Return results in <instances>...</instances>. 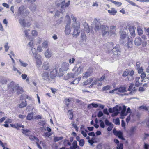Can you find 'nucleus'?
I'll list each match as a JSON object with an SVG mask.
<instances>
[{"mask_svg": "<svg viewBox=\"0 0 149 149\" xmlns=\"http://www.w3.org/2000/svg\"><path fill=\"white\" fill-rule=\"evenodd\" d=\"M64 0H60L61 2V3H58L56 2V6L58 7H60V12L62 13H63L65 9V8L68 7L70 3V1H68L67 3H66L65 4Z\"/></svg>", "mask_w": 149, "mask_h": 149, "instance_id": "obj_1", "label": "nucleus"}, {"mask_svg": "<svg viewBox=\"0 0 149 149\" xmlns=\"http://www.w3.org/2000/svg\"><path fill=\"white\" fill-rule=\"evenodd\" d=\"M69 64L66 63H63L61 66V68H58L59 71L58 76L59 77L63 76V71L67 70L68 69Z\"/></svg>", "mask_w": 149, "mask_h": 149, "instance_id": "obj_2", "label": "nucleus"}, {"mask_svg": "<svg viewBox=\"0 0 149 149\" xmlns=\"http://www.w3.org/2000/svg\"><path fill=\"white\" fill-rule=\"evenodd\" d=\"M65 19H67V22L65 26V32L66 35H68L70 34L71 31V28L70 26L71 24V20L70 17L68 15L65 17Z\"/></svg>", "mask_w": 149, "mask_h": 149, "instance_id": "obj_3", "label": "nucleus"}, {"mask_svg": "<svg viewBox=\"0 0 149 149\" xmlns=\"http://www.w3.org/2000/svg\"><path fill=\"white\" fill-rule=\"evenodd\" d=\"M123 31L122 29L120 31V42L121 44H123L124 43H125L126 41L125 40L127 36L126 31H127L126 29L124 28L123 29Z\"/></svg>", "mask_w": 149, "mask_h": 149, "instance_id": "obj_4", "label": "nucleus"}, {"mask_svg": "<svg viewBox=\"0 0 149 149\" xmlns=\"http://www.w3.org/2000/svg\"><path fill=\"white\" fill-rule=\"evenodd\" d=\"M8 88L10 90H12V92L19 89V85L18 84H15L13 81L11 82L8 85Z\"/></svg>", "mask_w": 149, "mask_h": 149, "instance_id": "obj_5", "label": "nucleus"}, {"mask_svg": "<svg viewBox=\"0 0 149 149\" xmlns=\"http://www.w3.org/2000/svg\"><path fill=\"white\" fill-rule=\"evenodd\" d=\"M101 32L102 33L103 36H104L107 33H109V27L106 25H102L101 26Z\"/></svg>", "mask_w": 149, "mask_h": 149, "instance_id": "obj_6", "label": "nucleus"}, {"mask_svg": "<svg viewBox=\"0 0 149 149\" xmlns=\"http://www.w3.org/2000/svg\"><path fill=\"white\" fill-rule=\"evenodd\" d=\"M26 8L25 7L23 6L22 5L19 7L18 10L17 15L18 16H21L23 17L24 16V10H25Z\"/></svg>", "mask_w": 149, "mask_h": 149, "instance_id": "obj_7", "label": "nucleus"}, {"mask_svg": "<svg viewBox=\"0 0 149 149\" xmlns=\"http://www.w3.org/2000/svg\"><path fill=\"white\" fill-rule=\"evenodd\" d=\"M119 109L120 111H121V115L122 116H125L127 115L126 112H125L126 110V107L125 105H123V107L121 106H117Z\"/></svg>", "mask_w": 149, "mask_h": 149, "instance_id": "obj_8", "label": "nucleus"}, {"mask_svg": "<svg viewBox=\"0 0 149 149\" xmlns=\"http://www.w3.org/2000/svg\"><path fill=\"white\" fill-rule=\"evenodd\" d=\"M112 52L114 55H119L120 54V50L119 46L114 47L112 50Z\"/></svg>", "mask_w": 149, "mask_h": 149, "instance_id": "obj_9", "label": "nucleus"}, {"mask_svg": "<svg viewBox=\"0 0 149 149\" xmlns=\"http://www.w3.org/2000/svg\"><path fill=\"white\" fill-rule=\"evenodd\" d=\"M58 69V68H57V69H54L51 71L50 73V78L52 79H54L56 76L57 74H58L57 70Z\"/></svg>", "mask_w": 149, "mask_h": 149, "instance_id": "obj_10", "label": "nucleus"}, {"mask_svg": "<svg viewBox=\"0 0 149 149\" xmlns=\"http://www.w3.org/2000/svg\"><path fill=\"white\" fill-rule=\"evenodd\" d=\"M42 77L43 80L47 81L50 80V78L49 73L47 72H43L42 74Z\"/></svg>", "mask_w": 149, "mask_h": 149, "instance_id": "obj_11", "label": "nucleus"}, {"mask_svg": "<svg viewBox=\"0 0 149 149\" xmlns=\"http://www.w3.org/2000/svg\"><path fill=\"white\" fill-rule=\"evenodd\" d=\"M19 22L21 25L23 27H29L30 25V23L29 22L26 23L25 20L23 19H20L19 20Z\"/></svg>", "mask_w": 149, "mask_h": 149, "instance_id": "obj_12", "label": "nucleus"}, {"mask_svg": "<svg viewBox=\"0 0 149 149\" xmlns=\"http://www.w3.org/2000/svg\"><path fill=\"white\" fill-rule=\"evenodd\" d=\"M102 24H101L99 22L96 23L94 28V30L96 32H98L99 33L101 32V29Z\"/></svg>", "mask_w": 149, "mask_h": 149, "instance_id": "obj_13", "label": "nucleus"}, {"mask_svg": "<svg viewBox=\"0 0 149 149\" xmlns=\"http://www.w3.org/2000/svg\"><path fill=\"white\" fill-rule=\"evenodd\" d=\"M128 90L129 91H132L129 93L130 94H131L132 92L134 93L136 91V89L135 87L134 86L133 84L132 83L130 84V85L129 87Z\"/></svg>", "mask_w": 149, "mask_h": 149, "instance_id": "obj_14", "label": "nucleus"}, {"mask_svg": "<svg viewBox=\"0 0 149 149\" xmlns=\"http://www.w3.org/2000/svg\"><path fill=\"white\" fill-rule=\"evenodd\" d=\"M80 24L79 21L75 22L72 23V27L74 29H79Z\"/></svg>", "mask_w": 149, "mask_h": 149, "instance_id": "obj_15", "label": "nucleus"}, {"mask_svg": "<svg viewBox=\"0 0 149 149\" xmlns=\"http://www.w3.org/2000/svg\"><path fill=\"white\" fill-rule=\"evenodd\" d=\"M143 41L141 38L139 37L136 38L135 40V44L137 46H139L141 44Z\"/></svg>", "mask_w": 149, "mask_h": 149, "instance_id": "obj_16", "label": "nucleus"}, {"mask_svg": "<svg viewBox=\"0 0 149 149\" xmlns=\"http://www.w3.org/2000/svg\"><path fill=\"white\" fill-rule=\"evenodd\" d=\"M35 58L36 60L37 65L38 67H40L42 64V62L41 59V56L39 55L38 56Z\"/></svg>", "mask_w": 149, "mask_h": 149, "instance_id": "obj_17", "label": "nucleus"}, {"mask_svg": "<svg viewBox=\"0 0 149 149\" xmlns=\"http://www.w3.org/2000/svg\"><path fill=\"white\" fill-rule=\"evenodd\" d=\"M52 55V53L51 51L48 49L45 52V57L47 58H49L51 57Z\"/></svg>", "mask_w": 149, "mask_h": 149, "instance_id": "obj_18", "label": "nucleus"}, {"mask_svg": "<svg viewBox=\"0 0 149 149\" xmlns=\"http://www.w3.org/2000/svg\"><path fill=\"white\" fill-rule=\"evenodd\" d=\"M42 69L45 70H50V66L49 63L47 62H45L42 67Z\"/></svg>", "mask_w": 149, "mask_h": 149, "instance_id": "obj_19", "label": "nucleus"}, {"mask_svg": "<svg viewBox=\"0 0 149 149\" xmlns=\"http://www.w3.org/2000/svg\"><path fill=\"white\" fill-rule=\"evenodd\" d=\"M80 31L79 29H74L73 36L74 37L76 38L79 35Z\"/></svg>", "mask_w": 149, "mask_h": 149, "instance_id": "obj_20", "label": "nucleus"}, {"mask_svg": "<svg viewBox=\"0 0 149 149\" xmlns=\"http://www.w3.org/2000/svg\"><path fill=\"white\" fill-rule=\"evenodd\" d=\"M76 75H75V73H69L67 74L66 76L65 77V80H67L68 78L71 77L74 78Z\"/></svg>", "mask_w": 149, "mask_h": 149, "instance_id": "obj_21", "label": "nucleus"}, {"mask_svg": "<svg viewBox=\"0 0 149 149\" xmlns=\"http://www.w3.org/2000/svg\"><path fill=\"white\" fill-rule=\"evenodd\" d=\"M108 12L110 13L111 15H116L117 13V11L113 8H111L110 10H108Z\"/></svg>", "mask_w": 149, "mask_h": 149, "instance_id": "obj_22", "label": "nucleus"}, {"mask_svg": "<svg viewBox=\"0 0 149 149\" xmlns=\"http://www.w3.org/2000/svg\"><path fill=\"white\" fill-rule=\"evenodd\" d=\"M92 71L91 70H90L86 71L84 75L83 76V78H87L89 76L92 75Z\"/></svg>", "mask_w": 149, "mask_h": 149, "instance_id": "obj_23", "label": "nucleus"}, {"mask_svg": "<svg viewBox=\"0 0 149 149\" xmlns=\"http://www.w3.org/2000/svg\"><path fill=\"white\" fill-rule=\"evenodd\" d=\"M31 51L32 52V56L34 57L35 58L38 56V55L37 54L36 50L35 48H32Z\"/></svg>", "mask_w": 149, "mask_h": 149, "instance_id": "obj_24", "label": "nucleus"}, {"mask_svg": "<svg viewBox=\"0 0 149 149\" xmlns=\"http://www.w3.org/2000/svg\"><path fill=\"white\" fill-rule=\"evenodd\" d=\"M116 89V91L120 93H124L127 91L126 90V88L125 87H120Z\"/></svg>", "mask_w": 149, "mask_h": 149, "instance_id": "obj_25", "label": "nucleus"}, {"mask_svg": "<svg viewBox=\"0 0 149 149\" xmlns=\"http://www.w3.org/2000/svg\"><path fill=\"white\" fill-rule=\"evenodd\" d=\"M82 69L83 68L81 66H80L77 68L74 73L76 76L81 73V72L82 71Z\"/></svg>", "mask_w": 149, "mask_h": 149, "instance_id": "obj_26", "label": "nucleus"}, {"mask_svg": "<svg viewBox=\"0 0 149 149\" xmlns=\"http://www.w3.org/2000/svg\"><path fill=\"white\" fill-rule=\"evenodd\" d=\"M33 116V112H31L28 113L26 117L27 120H31L32 119Z\"/></svg>", "mask_w": 149, "mask_h": 149, "instance_id": "obj_27", "label": "nucleus"}, {"mask_svg": "<svg viewBox=\"0 0 149 149\" xmlns=\"http://www.w3.org/2000/svg\"><path fill=\"white\" fill-rule=\"evenodd\" d=\"M129 30L131 35L134 36L135 35L134 30L133 27H130L129 28Z\"/></svg>", "mask_w": 149, "mask_h": 149, "instance_id": "obj_28", "label": "nucleus"}, {"mask_svg": "<svg viewBox=\"0 0 149 149\" xmlns=\"http://www.w3.org/2000/svg\"><path fill=\"white\" fill-rule=\"evenodd\" d=\"M36 4H33L30 6V9L32 12H34L36 10Z\"/></svg>", "mask_w": 149, "mask_h": 149, "instance_id": "obj_29", "label": "nucleus"}, {"mask_svg": "<svg viewBox=\"0 0 149 149\" xmlns=\"http://www.w3.org/2000/svg\"><path fill=\"white\" fill-rule=\"evenodd\" d=\"M128 47L129 48H131L132 47V38H129L128 39Z\"/></svg>", "mask_w": 149, "mask_h": 149, "instance_id": "obj_30", "label": "nucleus"}, {"mask_svg": "<svg viewBox=\"0 0 149 149\" xmlns=\"http://www.w3.org/2000/svg\"><path fill=\"white\" fill-rule=\"evenodd\" d=\"M63 138L62 136L57 137V136H54L53 141L55 142H57L59 140H62Z\"/></svg>", "mask_w": 149, "mask_h": 149, "instance_id": "obj_31", "label": "nucleus"}, {"mask_svg": "<svg viewBox=\"0 0 149 149\" xmlns=\"http://www.w3.org/2000/svg\"><path fill=\"white\" fill-rule=\"evenodd\" d=\"M27 105V102L25 101V102H22L19 105V108H23L25 107Z\"/></svg>", "mask_w": 149, "mask_h": 149, "instance_id": "obj_32", "label": "nucleus"}, {"mask_svg": "<svg viewBox=\"0 0 149 149\" xmlns=\"http://www.w3.org/2000/svg\"><path fill=\"white\" fill-rule=\"evenodd\" d=\"M116 136H118V137L122 139V140H124V138L123 136V134L122 132L120 131H119V132L117 134H116Z\"/></svg>", "mask_w": 149, "mask_h": 149, "instance_id": "obj_33", "label": "nucleus"}, {"mask_svg": "<svg viewBox=\"0 0 149 149\" xmlns=\"http://www.w3.org/2000/svg\"><path fill=\"white\" fill-rule=\"evenodd\" d=\"M68 116L69 119H72L73 117V113L72 110H69L68 113Z\"/></svg>", "mask_w": 149, "mask_h": 149, "instance_id": "obj_34", "label": "nucleus"}, {"mask_svg": "<svg viewBox=\"0 0 149 149\" xmlns=\"http://www.w3.org/2000/svg\"><path fill=\"white\" fill-rule=\"evenodd\" d=\"M81 38L83 40L86 39V36L84 31H81Z\"/></svg>", "mask_w": 149, "mask_h": 149, "instance_id": "obj_35", "label": "nucleus"}, {"mask_svg": "<svg viewBox=\"0 0 149 149\" xmlns=\"http://www.w3.org/2000/svg\"><path fill=\"white\" fill-rule=\"evenodd\" d=\"M48 42L47 41H44L42 44V46L43 48H47L48 46Z\"/></svg>", "mask_w": 149, "mask_h": 149, "instance_id": "obj_36", "label": "nucleus"}, {"mask_svg": "<svg viewBox=\"0 0 149 149\" xmlns=\"http://www.w3.org/2000/svg\"><path fill=\"white\" fill-rule=\"evenodd\" d=\"M81 79V77H78L74 80V81L72 82L71 83V84H77L78 83Z\"/></svg>", "mask_w": 149, "mask_h": 149, "instance_id": "obj_37", "label": "nucleus"}, {"mask_svg": "<svg viewBox=\"0 0 149 149\" xmlns=\"http://www.w3.org/2000/svg\"><path fill=\"white\" fill-rule=\"evenodd\" d=\"M30 139L31 140H33L35 142L38 141V139L36 137L32 135L30 136L29 137Z\"/></svg>", "mask_w": 149, "mask_h": 149, "instance_id": "obj_38", "label": "nucleus"}, {"mask_svg": "<svg viewBox=\"0 0 149 149\" xmlns=\"http://www.w3.org/2000/svg\"><path fill=\"white\" fill-rule=\"evenodd\" d=\"M96 84L99 85L100 86L101 85V84L98 83V81L97 80H96L95 81H93L92 82L91 84L89 86V88H91L92 87L93 85Z\"/></svg>", "mask_w": 149, "mask_h": 149, "instance_id": "obj_39", "label": "nucleus"}, {"mask_svg": "<svg viewBox=\"0 0 149 149\" xmlns=\"http://www.w3.org/2000/svg\"><path fill=\"white\" fill-rule=\"evenodd\" d=\"M32 35L33 36L36 37L38 35V32L35 30H33L32 31Z\"/></svg>", "mask_w": 149, "mask_h": 149, "instance_id": "obj_40", "label": "nucleus"}, {"mask_svg": "<svg viewBox=\"0 0 149 149\" xmlns=\"http://www.w3.org/2000/svg\"><path fill=\"white\" fill-rule=\"evenodd\" d=\"M99 122L100 123V126L102 128H104L105 127V124L104 122L102 120H100Z\"/></svg>", "mask_w": 149, "mask_h": 149, "instance_id": "obj_41", "label": "nucleus"}, {"mask_svg": "<svg viewBox=\"0 0 149 149\" xmlns=\"http://www.w3.org/2000/svg\"><path fill=\"white\" fill-rule=\"evenodd\" d=\"M52 135V134L49 133V132H45L43 134L42 136H45V137H49L50 136H51Z\"/></svg>", "mask_w": 149, "mask_h": 149, "instance_id": "obj_42", "label": "nucleus"}, {"mask_svg": "<svg viewBox=\"0 0 149 149\" xmlns=\"http://www.w3.org/2000/svg\"><path fill=\"white\" fill-rule=\"evenodd\" d=\"M138 33L139 35H141L143 33V31L142 29L140 28H137Z\"/></svg>", "mask_w": 149, "mask_h": 149, "instance_id": "obj_43", "label": "nucleus"}, {"mask_svg": "<svg viewBox=\"0 0 149 149\" xmlns=\"http://www.w3.org/2000/svg\"><path fill=\"white\" fill-rule=\"evenodd\" d=\"M105 123L106 125L107 126H109L113 125L111 122H109L107 119L105 120Z\"/></svg>", "mask_w": 149, "mask_h": 149, "instance_id": "obj_44", "label": "nucleus"}, {"mask_svg": "<svg viewBox=\"0 0 149 149\" xmlns=\"http://www.w3.org/2000/svg\"><path fill=\"white\" fill-rule=\"evenodd\" d=\"M22 133L26 135H28V133L30 131L29 130L27 129H22Z\"/></svg>", "mask_w": 149, "mask_h": 149, "instance_id": "obj_45", "label": "nucleus"}, {"mask_svg": "<svg viewBox=\"0 0 149 149\" xmlns=\"http://www.w3.org/2000/svg\"><path fill=\"white\" fill-rule=\"evenodd\" d=\"M79 144L81 146H83L84 144V139H82L79 141Z\"/></svg>", "mask_w": 149, "mask_h": 149, "instance_id": "obj_46", "label": "nucleus"}, {"mask_svg": "<svg viewBox=\"0 0 149 149\" xmlns=\"http://www.w3.org/2000/svg\"><path fill=\"white\" fill-rule=\"evenodd\" d=\"M19 61L21 63V65L23 67H26L28 65V64L27 63H26L24 62L23 61H22L21 60H19Z\"/></svg>", "mask_w": 149, "mask_h": 149, "instance_id": "obj_47", "label": "nucleus"}, {"mask_svg": "<svg viewBox=\"0 0 149 149\" xmlns=\"http://www.w3.org/2000/svg\"><path fill=\"white\" fill-rule=\"evenodd\" d=\"M72 147L74 148H77V147H78V146L77 145V142L76 141H74L72 143Z\"/></svg>", "mask_w": 149, "mask_h": 149, "instance_id": "obj_48", "label": "nucleus"}, {"mask_svg": "<svg viewBox=\"0 0 149 149\" xmlns=\"http://www.w3.org/2000/svg\"><path fill=\"white\" fill-rule=\"evenodd\" d=\"M16 90L17 91V94L18 95L20 93H21L23 92L22 88H20L19 86V89H17Z\"/></svg>", "mask_w": 149, "mask_h": 149, "instance_id": "obj_49", "label": "nucleus"}, {"mask_svg": "<svg viewBox=\"0 0 149 149\" xmlns=\"http://www.w3.org/2000/svg\"><path fill=\"white\" fill-rule=\"evenodd\" d=\"M136 130V129L135 127H132L130 130V132L131 134H132L134 133V132Z\"/></svg>", "mask_w": 149, "mask_h": 149, "instance_id": "obj_50", "label": "nucleus"}, {"mask_svg": "<svg viewBox=\"0 0 149 149\" xmlns=\"http://www.w3.org/2000/svg\"><path fill=\"white\" fill-rule=\"evenodd\" d=\"M71 17L73 20V23L77 21L76 18L73 15H71Z\"/></svg>", "mask_w": 149, "mask_h": 149, "instance_id": "obj_51", "label": "nucleus"}, {"mask_svg": "<svg viewBox=\"0 0 149 149\" xmlns=\"http://www.w3.org/2000/svg\"><path fill=\"white\" fill-rule=\"evenodd\" d=\"M129 74V72L128 71H125L124 72L122 76L123 77H126Z\"/></svg>", "mask_w": 149, "mask_h": 149, "instance_id": "obj_52", "label": "nucleus"}, {"mask_svg": "<svg viewBox=\"0 0 149 149\" xmlns=\"http://www.w3.org/2000/svg\"><path fill=\"white\" fill-rule=\"evenodd\" d=\"M118 105H116V107H115L113 108V110L114 112H119L120 110L119 108L118 107Z\"/></svg>", "mask_w": 149, "mask_h": 149, "instance_id": "obj_53", "label": "nucleus"}, {"mask_svg": "<svg viewBox=\"0 0 149 149\" xmlns=\"http://www.w3.org/2000/svg\"><path fill=\"white\" fill-rule=\"evenodd\" d=\"M116 147L117 149H123V145L122 143H120Z\"/></svg>", "mask_w": 149, "mask_h": 149, "instance_id": "obj_54", "label": "nucleus"}, {"mask_svg": "<svg viewBox=\"0 0 149 149\" xmlns=\"http://www.w3.org/2000/svg\"><path fill=\"white\" fill-rule=\"evenodd\" d=\"M128 2L130 4H131L133 6H138L134 2L131 1L129 0Z\"/></svg>", "mask_w": 149, "mask_h": 149, "instance_id": "obj_55", "label": "nucleus"}, {"mask_svg": "<svg viewBox=\"0 0 149 149\" xmlns=\"http://www.w3.org/2000/svg\"><path fill=\"white\" fill-rule=\"evenodd\" d=\"M105 79V75H103L101 78L98 79V80H97L98 81V83H99V81H102L104 79Z\"/></svg>", "mask_w": 149, "mask_h": 149, "instance_id": "obj_56", "label": "nucleus"}, {"mask_svg": "<svg viewBox=\"0 0 149 149\" xmlns=\"http://www.w3.org/2000/svg\"><path fill=\"white\" fill-rule=\"evenodd\" d=\"M104 147L105 149H110V147L109 145L107 144H104Z\"/></svg>", "mask_w": 149, "mask_h": 149, "instance_id": "obj_57", "label": "nucleus"}, {"mask_svg": "<svg viewBox=\"0 0 149 149\" xmlns=\"http://www.w3.org/2000/svg\"><path fill=\"white\" fill-rule=\"evenodd\" d=\"M103 113L101 111H99L97 114V116L99 117H101L103 116Z\"/></svg>", "mask_w": 149, "mask_h": 149, "instance_id": "obj_58", "label": "nucleus"}, {"mask_svg": "<svg viewBox=\"0 0 149 149\" xmlns=\"http://www.w3.org/2000/svg\"><path fill=\"white\" fill-rule=\"evenodd\" d=\"M115 123L116 125L120 124V120L118 118H117L116 119Z\"/></svg>", "mask_w": 149, "mask_h": 149, "instance_id": "obj_59", "label": "nucleus"}, {"mask_svg": "<svg viewBox=\"0 0 149 149\" xmlns=\"http://www.w3.org/2000/svg\"><path fill=\"white\" fill-rule=\"evenodd\" d=\"M30 31V30L29 29H26L24 31V33H25V35L26 36V37L29 36L28 32Z\"/></svg>", "mask_w": 149, "mask_h": 149, "instance_id": "obj_60", "label": "nucleus"}, {"mask_svg": "<svg viewBox=\"0 0 149 149\" xmlns=\"http://www.w3.org/2000/svg\"><path fill=\"white\" fill-rule=\"evenodd\" d=\"M37 50L39 52H40L42 51V48L40 46H39L37 47Z\"/></svg>", "mask_w": 149, "mask_h": 149, "instance_id": "obj_61", "label": "nucleus"}, {"mask_svg": "<svg viewBox=\"0 0 149 149\" xmlns=\"http://www.w3.org/2000/svg\"><path fill=\"white\" fill-rule=\"evenodd\" d=\"M116 26H110V29L111 31H114L116 30Z\"/></svg>", "mask_w": 149, "mask_h": 149, "instance_id": "obj_62", "label": "nucleus"}, {"mask_svg": "<svg viewBox=\"0 0 149 149\" xmlns=\"http://www.w3.org/2000/svg\"><path fill=\"white\" fill-rule=\"evenodd\" d=\"M45 123V122L43 121H40L39 122V124L41 126L44 125Z\"/></svg>", "mask_w": 149, "mask_h": 149, "instance_id": "obj_63", "label": "nucleus"}, {"mask_svg": "<svg viewBox=\"0 0 149 149\" xmlns=\"http://www.w3.org/2000/svg\"><path fill=\"white\" fill-rule=\"evenodd\" d=\"M104 113L107 115H109V113L108 111V109L107 108H105L103 110Z\"/></svg>", "mask_w": 149, "mask_h": 149, "instance_id": "obj_64", "label": "nucleus"}]
</instances>
